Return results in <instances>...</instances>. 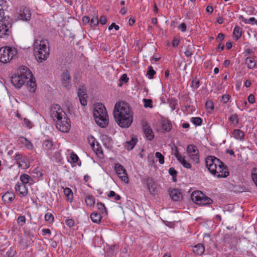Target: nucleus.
Wrapping results in <instances>:
<instances>
[{
    "mask_svg": "<svg viewBox=\"0 0 257 257\" xmlns=\"http://www.w3.org/2000/svg\"><path fill=\"white\" fill-rule=\"evenodd\" d=\"M32 73L29 69L25 66L19 68L17 74L12 76L11 82L17 88H20L23 85H27L30 92H35L37 85L35 81H33Z\"/></svg>",
    "mask_w": 257,
    "mask_h": 257,
    "instance_id": "nucleus-1",
    "label": "nucleus"
},
{
    "mask_svg": "<svg viewBox=\"0 0 257 257\" xmlns=\"http://www.w3.org/2000/svg\"><path fill=\"white\" fill-rule=\"evenodd\" d=\"M113 116L118 125L124 128L128 127L133 120V113L126 103H116L113 110Z\"/></svg>",
    "mask_w": 257,
    "mask_h": 257,
    "instance_id": "nucleus-2",
    "label": "nucleus"
},
{
    "mask_svg": "<svg viewBox=\"0 0 257 257\" xmlns=\"http://www.w3.org/2000/svg\"><path fill=\"white\" fill-rule=\"evenodd\" d=\"M50 115L55 121L56 128L60 132L67 133L70 129V120L58 104H53L50 108Z\"/></svg>",
    "mask_w": 257,
    "mask_h": 257,
    "instance_id": "nucleus-3",
    "label": "nucleus"
},
{
    "mask_svg": "<svg viewBox=\"0 0 257 257\" xmlns=\"http://www.w3.org/2000/svg\"><path fill=\"white\" fill-rule=\"evenodd\" d=\"M205 165L208 171L217 178H226L229 175L228 169L224 164L213 156L206 157Z\"/></svg>",
    "mask_w": 257,
    "mask_h": 257,
    "instance_id": "nucleus-4",
    "label": "nucleus"
},
{
    "mask_svg": "<svg viewBox=\"0 0 257 257\" xmlns=\"http://www.w3.org/2000/svg\"><path fill=\"white\" fill-rule=\"evenodd\" d=\"M46 40H36L34 42V53L37 60L39 62L47 59L49 55V49Z\"/></svg>",
    "mask_w": 257,
    "mask_h": 257,
    "instance_id": "nucleus-5",
    "label": "nucleus"
},
{
    "mask_svg": "<svg viewBox=\"0 0 257 257\" xmlns=\"http://www.w3.org/2000/svg\"><path fill=\"white\" fill-rule=\"evenodd\" d=\"M93 116L96 123L101 127H106L108 124V115L106 108L102 103L94 106Z\"/></svg>",
    "mask_w": 257,
    "mask_h": 257,
    "instance_id": "nucleus-6",
    "label": "nucleus"
},
{
    "mask_svg": "<svg viewBox=\"0 0 257 257\" xmlns=\"http://www.w3.org/2000/svg\"><path fill=\"white\" fill-rule=\"evenodd\" d=\"M17 54L16 48L10 47L0 48V61L6 63L11 60Z\"/></svg>",
    "mask_w": 257,
    "mask_h": 257,
    "instance_id": "nucleus-7",
    "label": "nucleus"
},
{
    "mask_svg": "<svg viewBox=\"0 0 257 257\" xmlns=\"http://www.w3.org/2000/svg\"><path fill=\"white\" fill-rule=\"evenodd\" d=\"M191 200L195 203L200 205H206L211 204L212 200L206 196L200 191H193L191 195Z\"/></svg>",
    "mask_w": 257,
    "mask_h": 257,
    "instance_id": "nucleus-8",
    "label": "nucleus"
},
{
    "mask_svg": "<svg viewBox=\"0 0 257 257\" xmlns=\"http://www.w3.org/2000/svg\"><path fill=\"white\" fill-rule=\"evenodd\" d=\"M11 24L8 20L0 21V38L7 39L11 34Z\"/></svg>",
    "mask_w": 257,
    "mask_h": 257,
    "instance_id": "nucleus-9",
    "label": "nucleus"
},
{
    "mask_svg": "<svg viewBox=\"0 0 257 257\" xmlns=\"http://www.w3.org/2000/svg\"><path fill=\"white\" fill-rule=\"evenodd\" d=\"M187 151L192 160L195 163L199 162V151L197 147L193 145H189L187 146Z\"/></svg>",
    "mask_w": 257,
    "mask_h": 257,
    "instance_id": "nucleus-10",
    "label": "nucleus"
},
{
    "mask_svg": "<svg viewBox=\"0 0 257 257\" xmlns=\"http://www.w3.org/2000/svg\"><path fill=\"white\" fill-rule=\"evenodd\" d=\"M114 170L118 177L122 181L126 183L128 182V178L126 170L121 164L119 163L116 164L114 166Z\"/></svg>",
    "mask_w": 257,
    "mask_h": 257,
    "instance_id": "nucleus-11",
    "label": "nucleus"
},
{
    "mask_svg": "<svg viewBox=\"0 0 257 257\" xmlns=\"http://www.w3.org/2000/svg\"><path fill=\"white\" fill-rule=\"evenodd\" d=\"M142 181L147 184L148 189L151 194H154L155 193L156 189V184L152 178L148 177H145L142 179Z\"/></svg>",
    "mask_w": 257,
    "mask_h": 257,
    "instance_id": "nucleus-12",
    "label": "nucleus"
},
{
    "mask_svg": "<svg viewBox=\"0 0 257 257\" xmlns=\"http://www.w3.org/2000/svg\"><path fill=\"white\" fill-rule=\"evenodd\" d=\"M142 126L144 133L148 139L150 141L153 140L154 138V135L150 125H149L147 122L145 121L142 122Z\"/></svg>",
    "mask_w": 257,
    "mask_h": 257,
    "instance_id": "nucleus-13",
    "label": "nucleus"
},
{
    "mask_svg": "<svg viewBox=\"0 0 257 257\" xmlns=\"http://www.w3.org/2000/svg\"><path fill=\"white\" fill-rule=\"evenodd\" d=\"M61 81L62 85L66 88H69L71 86V78L68 71L63 73L61 76Z\"/></svg>",
    "mask_w": 257,
    "mask_h": 257,
    "instance_id": "nucleus-14",
    "label": "nucleus"
},
{
    "mask_svg": "<svg viewBox=\"0 0 257 257\" xmlns=\"http://www.w3.org/2000/svg\"><path fill=\"white\" fill-rule=\"evenodd\" d=\"M18 18L21 20L25 21H29L31 18L30 11L26 8L20 10L18 13Z\"/></svg>",
    "mask_w": 257,
    "mask_h": 257,
    "instance_id": "nucleus-15",
    "label": "nucleus"
},
{
    "mask_svg": "<svg viewBox=\"0 0 257 257\" xmlns=\"http://www.w3.org/2000/svg\"><path fill=\"white\" fill-rule=\"evenodd\" d=\"M170 197L175 201H178L182 199V194L181 191L178 189H172L169 190Z\"/></svg>",
    "mask_w": 257,
    "mask_h": 257,
    "instance_id": "nucleus-16",
    "label": "nucleus"
},
{
    "mask_svg": "<svg viewBox=\"0 0 257 257\" xmlns=\"http://www.w3.org/2000/svg\"><path fill=\"white\" fill-rule=\"evenodd\" d=\"M174 155L177 158V160L184 167L187 169H190L191 167V165L186 161L185 159V157L181 155L176 149Z\"/></svg>",
    "mask_w": 257,
    "mask_h": 257,
    "instance_id": "nucleus-17",
    "label": "nucleus"
},
{
    "mask_svg": "<svg viewBox=\"0 0 257 257\" xmlns=\"http://www.w3.org/2000/svg\"><path fill=\"white\" fill-rule=\"evenodd\" d=\"M15 190L17 192H19L20 194L22 196H26L28 194V188L26 185L23 184L18 183L15 186Z\"/></svg>",
    "mask_w": 257,
    "mask_h": 257,
    "instance_id": "nucleus-18",
    "label": "nucleus"
},
{
    "mask_svg": "<svg viewBox=\"0 0 257 257\" xmlns=\"http://www.w3.org/2000/svg\"><path fill=\"white\" fill-rule=\"evenodd\" d=\"M138 142L137 136L132 135L130 141H127L125 144V147L127 150H132Z\"/></svg>",
    "mask_w": 257,
    "mask_h": 257,
    "instance_id": "nucleus-19",
    "label": "nucleus"
},
{
    "mask_svg": "<svg viewBox=\"0 0 257 257\" xmlns=\"http://www.w3.org/2000/svg\"><path fill=\"white\" fill-rule=\"evenodd\" d=\"M244 63L248 69H251L254 68L256 66L253 56L247 57L244 60Z\"/></svg>",
    "mask_w": 257,
    "mask_h": 257,
    "instance_id": "nucleus-20",
    "label": "nucleus"
},
{
    "mask_svg": "<svg viewBox=\"0 0 257 257\" xmlns=\"http://www.w3.org/2000/svg\"><path fill=\"white\" fill-rule=\"evenodd\" d=\"M233 137L236 140L242 141L244 139V132L239 129L234 130L232 133Z\"/></svg>",
    "mask_w": 257,
    "mask_h": 257,
    "instance_id": "nucleus-21",
    "label": "nucleus"
},
{
    "mask_svg": "<svg viewBox=\"0 0 257 257\" xmlns=\"http://www.w3.org/2000/svg\"><path fill=\"white\" fill-rule=\"evenodd\" d=\"M15 197V196L13 193L8 192L3 195L2 200L6 203H10L14 200Z\"/></svg>",
    "mask_w": 257,
    "mask_h": 257,
    "instance_id": "nucleus-22",
    "label": "nucleus"
},
{
    "mask_svg": "<svg viewBox=\"0 0 257 257\" xmlns=\"http://www.w3.org/2000/svg\"><path fill=\"white\" fill-rule=\"evenodd\" d=\"M205 250V248L203 244L198 243L194 245L193 247V251L197 254L202 255Z\"/></svg>",
    "mask_w": 257,
    "mask_h": 257,
    "instance_id": "nucleus-23",
    "label": "nucleus"
},
{
    "mask_svg": "<svg viewBox=\"0 0 257 257\" xmlns=\"http://www.w3.org/2000/svg\"><path fill=\"white\" fill-rule=\"evenodd\" d=\"M83 94H81V88H79L78 91V95L79 98L80 102L82 105L85 106L87 105V100L86 99V96L87 95L85 91H82Z\"/></svg>",
    "mask_w": 257,
    "mask_h": 257,
    "instance_id": "nucleus-24",
    "label": "nucleus"
},
{
    "mask_svg": "<svg viewBox=\"0 0 257 257\" xmlns=\"http://www.w3.org/2000/svg\"><path fill=\"white\" fill-rule=\"evenodd\" d=\"M14 159L16 161H20V162L25 164V166L23 169H27L29 167V165L26 163V160L25 157L23 156L22 155L19 153L16 154L14 157Z\"/></svg>",
    "mask_w": 257,
    "mask_h": 257,
    "instance_id": "nucleus-25",
    "label": "nucleus"
},
{
    "mask_svg": "<svg viewBox=\"0 0 257 257\" xmlns=\"http://www.w3.org/2000/svg\"><path fill=\"white\" fill-rule=\"evenodd\" d=\"M53 144L52 141L50 140H47L43 142V148L45 150H51L52 149Z\"/></svg>",
    "mask_w": 257,
    "mask_h": 257,
    "instance_id": "nucleus-26",
    "label": "nucleus"
},
{
    "mask_svg": "<svg viewBox=\"0 0 257 257\" xmlns=\"http://www.w3.org/2000/svg\"><path fill=\"white\" fill-rule=\"evenodd\" d=\"M162 127L164 131L169 132L172 128L171 122L168 120H164L162 122Z\"/></svg>",
    "mask_w": 257,
    "mask_h": 257,
    "instance_id": "nucleus-27",
    "label": "nucleus"
},
{
    "mask_svg": "<svg viewBox=\"0 0 257 257\" xmlns=\"http://www.w3.org/2000/svg\"><path fill=\"white\" fill-rule=\"evenodd\" d=\"M90 217L93 222L98 223L101 220V215L100 213L93 212L91 214Z\"/></svg>",
    "mask_w": 257,
    "mask_h": 257,
    "instance_id": "nucleus-28",
    "label": "nucleus"
},
{
    "mask_svg": "<svg viewBox=\"0 0 257 257\" xmlns=\"http://www.w3.org/2000/svg\"><path fill=\"white\" fill-rule=\"evenodd\" d=\"M85 201L87 206L91 207L93 206L95 204L94 199L92 195H87L85 197Z\"/></svg>",
    "mask_w": 257,
    "mask_h": 257,
    "instance_id": "nucleus-29",
    "label": "nucleus"
},
{
    "mask_svg": "<svg viewBox=\"0 0 257 257\" xmlns=\"http://www.w3.org/2000/svg\"><path fill=\"white\" fill-rule=\"evenodd\" d=\"M233 35L235 38L236 40H238L241 36V28L239 26H235L233 32Z\"/></svg>",
    "mask_w": 257,
    "mask_h": 257,
    "instance_id": "nucleus-30",
    "label": "nucleus"
},
{
    "mask_svg": "<svg viewBox=\"0 0 257 257\" xmlns=\"http://www.w3.org/2000/svg\"><path fill=\"white\" fill-rule=\"evenodd\" d=\"M194 47L192 45H188L186 48V50L184 52L185 56L187 57H191L194 53Z\"/></svg>",
    "mask_w": 257,
    "mask_h": 257,
    "instance_id": "nucleus-31",
    "label": "nucleus"
},
{
    "mask_svg": "<svg viewBox=\"0 0 257 257\" xmlns=\"http://www.w3.org/2000/svg\"><path fill=\"white\" fill-rule=\"evenodd\" d=\"M96 206L98 210H99L102 214L106 215L107 214L106 209L103 203L101 202H98Z\"/></svg>",
    "mask_w": 257,
    "mask_h": 257,
    "instance_id": "nucleus-32",
    "label": "nucleus"
},
{
    "mask_svg": "<svg viewBox=\"0 0 257 257\" xmlns=\"http://www.w3.org/2000/svg\"><path fill=\"white\" fill-rule=\"evenodd\" d=\"M25 233L27 235V245L29 246L33 243L35 237L30 231L26 232Z\"/></svg>",
    "mask_w": 257,
    "mask_h": 257,
    "instance_id": "nucleus-33",
    "label": "nucleus"
},
{
    "mask_svg": "<svg viewBox=\"0 0 257 257\" xmlns=\"http://www.w3.org/2000/svg\"><path fill=\"white\" fill-rule=\"evenodd\" d=\"M20 180L23 184H27L32 180L31 177L26 174H22L20 176Z\"/></svg>",
    "mask_w": 257,
    "mask_h": 257,
    "instance_id": "nucleus-34",
    "label": "nucleus"
},
{
    "mask_svg": "<svg viewBox=\"0 0 257 257\" xmlns=\"http://www.w3.org/2000/svg\"><path fill=\"white\" fill-rule=\"evenodd\" d=\"M64 193L65 195L67 197L68 200H70L71 201L72 199L73 196V192L71 189L69 188H65L64 189Z\"/></svg>",
    "mask_w": 257,
    "mask_h": 257,
    "instance_id": "nucleus-35",
    "label": "nucleus"
},
{
    "mask_svg": "<svg viewBox=\"0 0 257 257\" xmlns=\"http://www.w3.org/2000/svg\"><path fill=\"white\" fill-rule=\"evenodd\" d=\"M169 173L172 176V180L174 182L177 181V171L173 167L169 168Z\"/></svg>",
    "mask_w": 257,
    "mask_h": 257,
    "instance_id": "nucleus-36",
    "label": "nucleus"
},
{
    "mask_svg": "<svg viewBox=\"0 0 257 257\" xmlns=\"http://www.w3.org/2000/svg\"><path fill=\"white\" fill-rule=\"evenodd\" d=\"M21 139L24 140V141H22L21 142L23 144H25L26 147L27 149H30V150H31L33 149V144L30 141H29L27 138H26L25 137H21Z\"/></svg>",
    "mask_w": 257,
    "mask_h": 257,
    "instance_id": "nucleus-37",
    "label": "nucleus"
},
{
    "mask_svg": "<svg viewBox=\"0 0 257 257\" xmlns=\"http://www.w3.org/2000/svg\"><path fill=\"white\" fill-rule=\"evenodd\" d=\"M251 178L252 181L257 187V168H254L251 171Z\"/></svg>",
    "mask_w": 257,
    "mask_h": 257,
    "instance_id": "nucleus-38",
    "label": "nucleus"
},
{
    "mask_svg": "<svg viewBox=\"0 0 257 257\" xmlns=\"http://www.w3.org/2000/svg\"><path fill=\"white\" fill-rule=\"evenodd\" d=\"M191 121L196 125H200L202 123V119L199 117H192Z\"/></svg>",
    "mask_w": 257,
    "mask_h": 257,
    "instance_id": "nucleus-39",
    "label": "nucleus"
},
{
    "mask_svg": "<svg viewBox=\"0 0 257 257\" xmlns=\"http://www.w3.org/2000/svg\"><path fill=\"white\" fill-rule=\"evenodd\" d=\"M155 157L159 159L160 164H163L164 163V157L161 153L158 152H156L155 153Z\"/></svg>",
    "mask_w": 257,
    "mask_h": 257,
    "instance_id": "nucleus-40",
    "label": "nucleus"
},
{
    "mask_svg": "<svg viewBox=\"0 0 257 257\" xmlns=\"http://www.w3.org/2000/svg\"><path fill=\"white\" fill-rule=\"evenodd\" d=\"M90 22L91 26L96 27L98 24L99 20L97 17H93L91 20L90 19Z\"/></svg>",
    "mask_w": 257,
    "mask_h": 257,
    "instance_id": "nucleus-41",
    "label": "nucleus"
},
{
    "mask_svg": "<svg viewBox=\"0 0 257 257\" xmlns=\"http://www.w3.org/2000/svg\"><path fill=\"white\" fill-rule=\"evenodd\" d=\"M156 72L153 69L152 66H149L148 67V71L147 72V75L150 79H152L154 75H155Z\"/></svg>",
    "mask_w": 257,
    "mask_h": 257,
    "instance_id": "nucleus-42",
    "label": "nucleus"
},
{
    "mask_svg": "<svg viewBox=\"0 0 257 257\" xmlns=\"http://www.w3.org/2000/svg\"><path fill=\"white\" fill-rule=\"evenodd\" d=\"M18 223L21 225L23 226L26 222V218L24 216H20L17 219Z\"/></svg>",
    "mask_w": 257,
    "mask_h": 257,
    "instance_id": "nucleus-43",
    "label": "nucleus"
},
{
    "mask_svg": "<svg viewBox=\"0 0 257 257\" xmlns=\"http://www.w3.org/2000/svg\"><path fill=\"white\" fill-rule=\"evenodd\" d=\"M191 86L194 89H197L199 86V81L197 79H194L192 81Z\"/></svg>",
    "mask_w": 257,
    "mask_h": 257,
    "instance_id": "nucleus-44",
    "label": "nucleus"
},
{
    "mask_svg": "<svg viewBox=\"0 0 257 257\" xmlns=\"http://www.w3.org/2000/svg\"><path fill=\"white\" fill-rule=\"evenodd\" d=\"M45 220L49 222H52L54 220V216L51 213H46L45 215Z\"/></svg>",
    "mask_w": 257,
    "mask_h": 257,
    "instance_id": "nucleus-45",
    "label": "nucleus"
},
{
    "mask_svg": "<svg viewBox=\"0 0 257 257\" xmlns=\"http://www.w3.org/2000/svg\"><path fill=\"white\" fill-rule=\"evenodd\" d=\"M144 102V106L145 107H152V101L151 99H143Z\"/></svg>",
    "mask_w": 257,
    "mask_h": 257,
    "instance_id": "nucleus-46",
    "label": "nucleus"
},
{
    "mask_svg": "<svg viewBox=\"0 0 257 257\" xmlns=\"http://www.w3.org/2000/svg\"><path fill=\"white\" fill-rule=\"evenodd\" d=\"M229 119L233 123L235 122V124H237L238 122V119L236 114H232Z\"/></svg>",
    "mask_w": 257,
    "mask_h": 257,
    "instance_id": "nucleus-47",
    "label": "nucleus"
},
{
    "mask_svg": "<svg viewBox=\"0 0 257 257\" xmlns=\"http://www.w3.org/2000/svg\"><path fill=\"white\" fill-rule=\"evenodd\" d=\"M225 36L223 33H219L218 34L217 36L216 37L215 40L218 42L220 43L221 41H222L224 39Z\"/></svg>",
    "mask_w": 257,
    "mask_h": 257,
    "instance_id": "nucleus-48",
    "label": "nucleus"
},
{
    "mask_svg": "<svg viewBox=\"0 0 257 257\" xmlns=\"http://www.w3.org/2000/svg\"><path fill=\"white\" fill-rule=\"evenodd\" d=\"M5 12L2 5H0V21L6 20L4 17Z\"/></svg>",
    "mask_w": 257,
    "mask_h": 257,
    "instance_id": "nucleus-49",
    "label": "nucleus"
},
{
    "mask_svg": "<svg viewBox=\"0 0 257 257\" xmlns=\"http://www.w3.org/2000/svg\"><path fill=\"white\" fill-rule=\"evenodd\" d=\"M205 107L207 109H210V110H213L214 109V105L212 101H207L205 104Z\"/></svg>",
    "mask_w": 257,
    "mask_h": 257,
    "instance_id": "nucleus-50",
    "label": "nucleus"
},
{
    "mask_svg": "<svg viewBox=\"0 0 257 257\" xmlns=\"http://www.w3.org/2000/svg\"><path fill=\"white\" fill-rule=\"evenodd\" d=\"M70 159L71 160V162L75 163H76L78 160V157L76 154L72 153L70 155Z\"/></svg>",
    "mask_w": 257,
    "mask_h": 257,
    "instance_id": "nucleus-51",
    "label": "nucleus"
},
{
    "mask_svg": "<svg viewBox=\"0 0 257 257\" xmlns=\"http://www.w3.org/2000/svg\"><path fill=\"white\" fill-rule=\"evenodd\" d=\"M33 173L35 175L34 176L37 178L41 177L43 175V174L37 168L33 170Z\"/></svg>",
    "mask_w": 257,
    "mask_h": 257,
    "instance_id": "nucleus-52",
    "label": "nucleus"
},
{
    "mask_svg": "<svg viewBox=\"0 0 257 257\" xmlns=\"http://www.w3.org/2000/svg\"><path fill=\"white\" fill-rule=\"evenodd\" d=\"M66 224L71 227H72L74 224V221L72 219H67L65 220Z\"/></svg>",
    "mask_w": 257,
    "mask_h": 257,
    "instance_id": "nucleus-53",
    "label": "nucleus"
},
{
    "mask_svg": "<svg viewBox=\"0 0 257 257\" xmlns=\"http://www.w3.org/2000/svg\"><path fill=\"white\" fill-rule=\"evenodd\" d=\"M128 80V78L126 74H123L121 75L120 78H119L120 82H124V83H126Z\"/></svg>",
    "mask_w": 257,
    "mask_h": 257,
    "instance_id": "nucleus-54",
    "label": "nucleus"
},
{
    "mask_svg": "<svg viewBox=\"0 0 257 257\" xmlns=\"http://www.w3.org/2000/svg\"><path fill=\"white\" fill-rule=\"evenodd\" d=\"M24 124L27 126L28 127H29V128H31L33 126V124L27 118H25L24 119Z\"/></svg>",
    "mask_w": 257,
    "mask_h": 257,
    "instance_id": "nucleus-55",
    "label": "nucleus"
},
{
    "mask_svg": "<svg viewBox=\"0 0 257 257\" xmlns=\"http://www.w3.org/2000/svg\"><path fill=\"white\" fill-rule=\"evenodd\" d=\"M230 96L228 94H224L222 96V101L224 103H226L229 100Z\"/></svg>",
    "mask_w": 257,
    "mask_h": 257,
    "instance_id": "nucleus-56",
    "label": "nucleus"
},
{
    "mask_svg": "<svg viewBox=\"0 0 257 257\" xmlns=\"http://www.w3.org/2000/svg\"><path fill=\"white\" fill-rule=\"evenodd\" d=\"M247 100H248V102L251 104L254 103V102H255L254 96L252 94H250L247 98Z\"/></svg>",
    "mask_w": 257,
    "mask_h": 257,
    "instance_id": "nucleus-57",
    "label": "nucleus"
},
{
    "mask_svg": "<svg viewBox=\"0 0 257 257\" xmlns=\"http://www.w3.org/2000/svg\"><path fill=\"white\" fill-rule=\"evenodd\" d=\"M179 43L180 40L177 38H174L172 41V46L174 47H177Z\"/></svg>",
    "mask_w": 257,
    "mask_h": 257,
    "instance_id": "nucleus-58",
    "label": "nucleus"
},
{
    "mask_svg": "<svg viewBox=\"0 0 257 257\" xmlns=\"http://www.w3.org/2000/svg\"><path fill=\"white\" fill-rule=\"evenodd\" d=\"M178 28L183 32L186 31V25L184 23H181L178 27Z\"/></svg>",
    "mask_w": 257,
    "mask_h": 257,
    "instance_id": "nucleus-59",
    "label": "nucleus"
},
{
    "mask_svg": "<svg viewBox=\"0 0 257 257\" xmlns=\"http://www.w3.org/2000/svg\"><path fill=\"white\" fill-rule=\"evenodd\" d=\"M99 22L102 25H104L107 22V19L106 17L102 16L100 17Z\"/></svg>",
    "mask_w": 257,
    "mask_h": 257,
    "instance_id": "nucleus-60",
    "label": "nucleus"
},
{
    "mask_svg": "<svg viewBox=\"0 0 257 257\" xmlns=\"http://www.w3.org/2000/svg\"><path fill=\"white\" fill-rule=\"evenodd\" d=\"M113 28H114V29L117 31V30H119V27L118 25H116L115 23H112L111 25L109 26L108 29L109 30H111Z\"/></svg>",
    "mask_w": 257,
    "mask_h": 257,
    "instance_id": "nucleus-61",
    "label": "nucleus"
},
{
    "mask_svg": "<svg viewBox=\"0 0 257 257\" xmlns=\"http://www.w3.org/2000/svg\"><path fill=\"white\" fill-rule=\"evenodd\" d=\"M82 22L84 24H87L90 22V18L87 16H84L82 18Z\"/></svg>",
    "mask_w": 257,
    "mask_h": 257,
    "instance_id": "nucleus-62",
    "label": "nucleus"
},
{
    "mask_svg": "<svg viewBox=\"0 0 257 257\" xmlns=\"http://www.w3.org/2000/svg\"><path fill=\"white\" fill-rule=\"evenodd\" d=\"M253 53V51L250 49H246L244 51L245 55H250Z\"/></svg>",
    "mask_w": 257,
    "mask_h": 257,
    "instance_id": "nucleus-63",
    "label": "nucleus"
},
{
    "mask_svg": "<svg viewBox=\"0 0 257 257\" xmlns=\"http://www.w3.org/2000/svg\"><path fill=\"white\" fill-rule=\"evenodd\" d=\"M206 11L207 13L211 14L213 12V8L210 6H208L206 8Z\"/></svg>",
    "mask_w": 257,
    "mask_h": 257,
    "instance_id": "nucleus-64",
    "label": "nucleus"
}]
</instances>
